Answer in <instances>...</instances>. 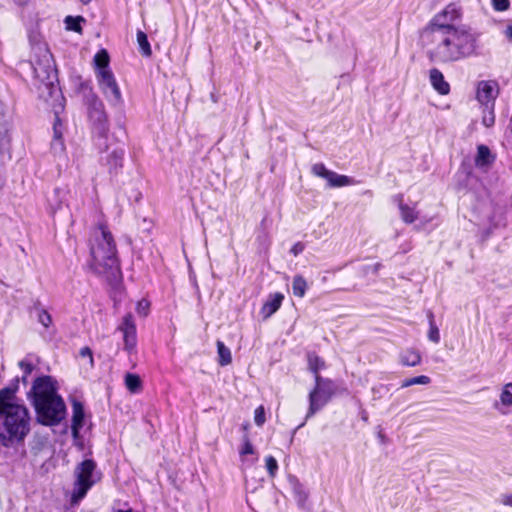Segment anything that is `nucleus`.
Masks as SVG:
<instances>
[{
	"label": "nucleus",
	"mask_w": 512,
	"mask_h": 512,
	"mask_svg": "<svg viewBox=\"0 0 512 512\" xmlns=\"http://www.w3.org/2000/svg\"><path fill=\"white\" fill-rule=\"evenodd\" d=\"M480 34L468 25L422 30L420 39L430 61L450 63L476 54Z\"/></svg>",
	"instance_id": "obj_1"
},
{
	"label": "nucleus",
	"mask_w": 512,
	"mask_h": 512,
	"mask_svg": "<svg viewBox=\"0 0 512 512\" xmlns=\"http://www.w3.org/2000/svg\"><path fill=\"white\" fill-rule=\"evenodd\" d=\"M29 432V414L21 404L15 391L10 388L0 390V441L4 446L22 441Z\"/></svg>",
	"instance_id": "obj_2"
},
{
	"label": "nucleus",
	"mask_w": 512,
	"mask_h": 512,
	"mask_svg": "<svg viewBox=\"0 0 512 512\" xmlns=\"http://www.w3.org/2000/svg\"><path fill=\"white\" fill-rule=\"evenodd\" d=\"M32 402L38 421L47 426L59 424L66 416V406L57 393L56 382L51 376L38 377L31 389Z\"/></svg>",
	"instance_id": "obj_3"
},
{
	"label": "nucleus",
	"mask_w": 512,
	"mask_h": 512,
	"mask_svg": "<svg viewBox=\"0 0 512 512\" xmlns=\"http://www.w3.org/2000/svg\"><path fill=\"white\" fill-rule=\"evenodd\" d=\"M90 254V267L95 273L115 276L119 272L116 244L111 232L103 223L92 232Z\"/></svg>",
	"instance_id": "obj_4"
},
{
	"label": "nucleus",
	"mask_w": 512,
	"mask_h": 512,
	"mask_svg": "<svg viewBox=\"0 0 512 512\" xmlns=\"http://www.w3.org/2000/svg\"><path fill=\"white\" fill-rule=\"evenodd\" d=\"M74 474L75 482L71 501L73 504H77L86 496L90 488L100 480V473L96 469V463L91 459H86L76 466Z\"/></svg>",
	"instance_id": "obj_5"
},
{
	"label": "nucleus",
	"mask_w": 512,
	"mask_h": 512,
	"mask_svg": "<svg viewBox=\"0 0 512 512\" xmlns=\"http://www.w3.org/2000/svg\"><path fill=\"white\" fill-rule=\"evenodd\" d=\"M30 60L36 78L46 85H52L57 78V71L53 56L46 44L39 43L33 46Z\"/></svg>",
	"instance_id": "obj_6"
},
{
	"label": "nucleus",
	"mask_w": 512,
	"mask_h": 512,
	"mask_svg": "<svg viewBox=\"0 0 512 512\" xmlns=\"http://www.w3.org/2000/svg\"><path fill=\"white\" fill-rule=\"evenodd\" d=\"M334 392V384L330 379L321 376L315 377V386L309 393V409L306 419L322 409L329 402Z\"/></svg>",
	"instance_id": "obj_7"
},
{
	"label": "nucleus",
	"mask_w": 512,
	"mask_h": 512,
	"mask_svg": "<svg viewBox=\"0 0 512 512\" xmlns=\"http://www.w3.org/2000/svg\"><path fill=\"white\" fill-rule=\"evenodd\" d=\"M462 8L458 3H450L443 10L433 16L423 30H438L440 28H457L454 22L462 18Z\"/></svg>",
	"instance_id": "obj_8"
},
{
	"label": "nucleus",
	"mask_w": 512,
	"mask_h": 512,
	"mask_svg": "<svg viewBox=\"0 0 512 512\" xmlns=\"http://www.w3.org/2000/svg\"><path fill=\"white\" fill-rule=\"evenodd\" d=\"M311 171L315 176L326 180L329 188L349 187L359 183V181L354 177L338 174L334 171L328 170L323 163L313 164Z\"/></svg>",
	"instance_id": "obj_9"
},
{
	"label": "nucleus",
	"mask_w": 512,
	"mask_h": 512,
	"mask_svg": "<svg viewBox=\"0 0 512 512\" xmlns=\"http://www.w3.org/2000/svg\"><path fill=\"white\" fill-rule=\"evenodd\" d=\"M97 81L105 97L112 104L121 102L120 88L116 82L113 72L110 69H103L96 72Z\"/></svg>",
	"instance_id": "obj_10"
},
{
	"label": "nucleus",
	"mask_w": 512,
	"mask_h": 512,
	"mask_svg": "<svg viewBox=\"0 0 512 512\" xmlns=\"http://www.w3.org/2000/svg\"><path fill=\"white\" fill-rule=\"evenodd\" d=\"M89 117L93 122V132L99 139H106L109 127L107 115L103 104L100 101H94L89 110Z\"/></svg>",
	"instance_id": "obj_11"
},
{
	"label": "nucleus",
	"mask_w": 512,
	"mask_h": 512,
	"mask_svg": "<svg viewBox=\"0 0 512 512\" xmlns=\"http://www.w3.org/2000/svg\"><path fill=\"white\" fill-rule=\"evenodd\" d=\"M498 95V84L495 81H480L477 86L476 98L489 110H493Z\"/></svg>",
	"instance_id": "obj_12"
},
{
	"label": "nucleus",
	"mask_w": 512,
	"mask_h": 512,
	"mask_svg": "<svg viewBox=\"0 0 512 512\" xmlns=\"http://www.w3.org/2000/svg\"><path fill=\"white\" fill-rule=\"evenodd\" d=\"M118 329L123 334L124 348L129 353L133 352L137 345L136 325L130 313L123 317Z\"/></svg>",
	"instance_id": "obj_13"
},
{
	"label": "nucleus",
	"mask_w": 512,
	"mask_h": 512,
	"mask_svg": "<svg viewBox=\"0 0 512 512\" xmlns=\"http://www.w3.org/2000/svg\"><path fill=\"white\" fill-rule=\"evenodd\" d=\"M399 209L402 220L408 224L413 223L420 213L417 209V204L410 199L404 200L401 198L399 200Z\"/></svg>",
	"instance_id": "obj_14"
},
{
	"label": "nucleus",
	"mask_w": 512,
	"mask_h": 512,
	"mask_svg": "<svg viewBox=\"0 0 512 512\" xmlns=\"http://www.w3.org/2000/svg\"><path fill=\"white\" fill-rule=\"evenodd\" d=\"M72 424L71 431L74 438H78L80 429L84 424V408L79 401L72 402Z\"/></svg>",
	"instance_id": "obj_15"
},
{
	"label": "nucleus",
	"mask_w": 512,
	"mask_h": 512,
	"mask_svg": "<svg viewBox=\"0 0 512 512\" xmlns=\"http://www.w3.org/2000/svg\"><path fill=\"white\" fill-rule=\"evenodd\" d=\"M429 79L432 87L441 95H447L450 92V85L445 81L442 72L433 68L429 72Z\"/></svg>",
	"instance_id": "obj_16"
},
{
	"label": "nucleus",
	"mask_w": 512,
	"mask_h": 512,
	"mask_svg": "<svg viewBox=\"0 0 512 512\" xmlns=\"http://www.w3.org/2000/svg\"><path fill=\"white\" fill-rule=\"evenodd\" d=\"M51 149L55 155L62 154L65 151V145L62 139V124L57 114L53 124V140L51 142Z\"/></svg>",
	"instance_id": "obj_17"
},
{
	"label": "nucleus",
	"mask_w": 512,
	"mask_h": 512,
	"mask_svg": "<svg viewBox=\"0 0 512 512\" xmlns=\"http://www.w3.org/2000/svg\"><path fill=\"white\" fill-rule=\"evenodd\" d=\"M495 161V156L486 145H479L475 157V165L480 168L488 167Z\"/></svg>",
	"instance_id": "obj_18"
},
{
	"label": "nucleus",
	"mask_w": 512,
	"mask_h": 512,
	"mask_svg": "<svg viewBox=\"0 0 512 512\" xmlns=\"http://www.w3.org/2000/svg\"><path fill=\"white\" fill-rule=\"evenodd\" d=\"M283 299L284 296L281 293L272 295L261 309L263 317L266 319L273 315L280 308Z\"/></svg>",
	"instance_id": "obj_19"
},
{
	"label": "nucleus",
	"mask_w": 512,
	"mask_h": 512,
	"mask_svg": "<svg viewBox=\"0 0 512 512\" xmlns=\"http://www.w3.org/2000/svg\"><path fill=\"white\" fill-rule=\"evenodd\" d=\"M400 362L405 366H416L421 362V355L418 351L407 349L400 354Z\"/></svg>",
	"instance_id": "obj_20"
},
{
	"label": "nucleus",
	"mask_w": 512,
	"mask_h": 512,
	"mask_svg": "<svg viewBox=\"0 0 512 512\" xmlns=\"http://www.w3.org/2000/svg\"><path fill=\"white\" fill-rule=\"evenodd\" d=\"M308 284L303 276L296 275L292 282V291L296 297L303 298L306 294Z\"/></svg>",
	"instance_id": "obj_21"
},
{
	"label": "nucleus",
	"mask_w": 512,
	"mask_h": 512,
	"mask_svg": "<svg viewBox=\"0 0 512 512\" xmlns=\"http://www.w3.org/2000/svg\"><path fill=\"white\" fill-rule=\"evenodd\" d=\"M217 352H218V356H219V364L221 366H226L231 363V361H232L231 351L221 341H217Z\"/></svg>",
	"instance_id": "obj_22"
},
{
	"label": "nucleus",
	"mask_w": 512,
	"mask_h": 512,
	"mask_svg": "<svg viewBox=\"0 0 512 512\" xmlns=\"http://www.w3.org/2000/svg\"><path fill=\"white\" fill-rule=\"evenodd\" d=\"M308 366L314 377L320 376L319 371L325 367L324 361L314 353L308 354Z\"/></svg>",
	"instance_id": "obj_23"
},
{
	"label": "nucleus",
	"mask_w": 512,
	"mask_h": 512,
	"mask_svg": "<svg viewBox=\"0 0 512 512\" xmlns=\"http://www.w3.org/2000/svg\"><path fill=\"white\" fill-rule=\"evenodd\" d=\"M109 55L108 52L104 49L100 50L94 56V63L97 68V71H102L103 69H109Z\"/></svg>",
	"instance_id": "obj_24"
},
{
	"label": "nucleus",
	"mask_w": 512,
	"mask_h": 512,
	"mask_svg": "<svg viewBox=\"0 0 512 512\" xmlns=\"http://www.w3.org/2000/svg\"><path fill=\"white\" fill-rule=\"evenodd\" d=\"M137 42L143 56L148 57L152 54L150 43L148 41L146 33L139 30L137 32Z\"/></svg>",
	"instance_id": "obj_25"
},
{
	"label": "nucleus",
	"mask_w": 512,
	"mask_h": 512,
	"mask_svg": "<svg viewBox=\"0 0 512 512\" xmlns=\"http://www.w3.org/2000/svg\"><path fill=\"white\" fill-rule=\"evenodd\" d=\"M253 454H255V449H254L250 439L248 438V436L245 435L242 439V445L239 449V455L241 457L242 462L246 461L245 457L247 455H253Z\"/></svg>",
	"instance_id": "obj_26"
},
{
	"label": "nucleus",
	"mask_w": 512,
	"mask_h": 512,
	"mask_svg": "<svg viewBox=\"0 0 512 512\" xmlns=\"http://www.w3.org/2000/svg\"><path fill=\"white\" fill-rule=\"evenodd\" d=\"M500 403L505 407L512 406V383H507L503 386L500 393Z\"/></svg>",
	"instance_id": "obj_27"
},
{
	"label": "nucleus",
	"mask_w": 512,
	"mask_h": 512,
	"mask_svg": "<svg viewBox=\"0 0 512 512\" xmlns=\"http://www.w3.org/2000/svg\"><path fill=\"white\" fill-rule=\"evenodd\" d=\"M125 384L129 391L136 392L141 387V380L140 377L136 374H130L128 373L125 376Z\"/></svg>",
	"instance_id": "obj_28"
},
{
	"label": "nucleus",
	"mask_w": 512,
	"mask_h": 512,
	"mask_svg": "<svg viewBox=\"0 0 512 512\" xmlns=\"http://www.w3.org/2000/svg\"><path fill=\"white\" fill-rule=\"evenodd\" d=\"M123 157L124 151L122 149H115L108 156V164L112 168H117L122 165Z\"/></svg>",
	"instance_id": "obj_29"
},
{
	"label": "nucleus",
	"mask_w": 512,
	"mask_h": 512,
	"mask_svg": "<svg viewBox=\"0 0 512 512\" xmlns=\"http://www.w3.org/2000/svg\"><path fill=\"white\" fill-rule=\"evenodd\" d=\"M430 383V378L425 375L407 378L401 383L402 388L410 387L412 385H427Z\"/></svg>",
	"instance_id": "obj_30"
},
{
	"label": "nucleus",
	"mask_w": 512,
	"mask_h": 512,
	"mask_svg": "<svg viewBox=\"0 0 512 512\" xmlns=\"http://www.w3.org/2000/svg\"><path fill=\"white\" fill-rule=\"evenodd\" d=\"M428 338L430 341H432L433 343H438L440 341V333H439V329L438 327L436 326L435 322H434V319H433V315L430 314L429 315V332H428Z\"/></svg>",
	"instance_id": "obj_31"
},
{
	"label": "nucleus",
	"mask_w": 512,
	"mask_h": 512,
	"mask_svg": "<svg viewBox=\"0 0 512 512\" xmlns=\"http://www.w3.org/2000/svg\"><path fill=\"white\" fill-rule=\"evenodd\" d=\"M82 21H83V18L80 16H78V17L67 16L65 18V24H66L67 29L75 31V32L81 31V22Z\"/></svg>",
	"instance_id": "obj_32"
},
{
	"label": "nucleus",
	"mask_w": 512,
	"mask_h": 512,
	"mask_svg": "<svg viewBox=\"0 0 512 512\" xmlns=\"http://www.w3.org/2000/svg\"><path fill=\"white\" fill-rule=\"evenodd\" d=\"M20 369L23 371L22 381L24 384H27L28 376L33 372L35 366L33 363L29 362L27 359H23L18 363Z\"/></svg>",
	"instance_id": "obj_33"
},
{
	"label": "nucleus",
	"mask_w": 512,
	"mask_h": 512,
	"mask_svg": "<svg viewBox=\"0 0 512 512\" xmlns=\"http://www.w3.org/2000/svg\"><path fill=\"white\" fill-rule=\"evenodd\" d=\"M294 494L299 505H304L308 499V493L300 484L294 486Z\"/></svg>",
	"instance_id": "obj_34"
},
{
	"label": "nucleus",
	"mask_w": 512,
	"mask_h": 512,
	"mask_svg": "<svg viewBox=\"0 0 512 512\" xmlns=\"http://www.w3.org/2000/svg\"><path fill=\"white\" fill-rule=\"evenodd\" d=\"M266 469L271 477H274L278 470V463L273 456H268L265 459Z\"/></svg>",
	"instance_id": "obj_35"
},
{
	"label": "nucleus",
	"mask_w": 512,
	"mask_h": 512,
	"mask_svg": "<svg viewBox=\"0 0 512 512\" xmlns=\"http://www.w3.org/2000/svg\"><path fill=\"white\" fill-rule=\"evenodd\" d=\"M265 410L263 406H259L255 410L254 421L257 426H262L265 423Z\"/></svg>",
	"instance_id": "obj_36"
},
{
	"label": "nucleus",
	"mask_w": 512,
	"mask_h": 512,
	"mask_svg": "<svg viewBox=\"0 0 512 512\" xmlns=\"http://www.w3.org/2000/svg\"><path fill=\"white\" fill-rule=\"evenodd\" d=\"M149 302L147 300H140L136 305V311L140 316L145 317L149 311Z\"/></svg>",
	"instance_id": "obj_37"
},
{
	"label": "nucleus",
	"mask_w": 512,
	"mask_h": 512,
	"mask_svg": "<svg viewBox=\"0 0 512 512\" xmlns=\"http://www.w3.org/2000/svg\"><path fill=\"white\" fill-rule=\"evenodd\" d=\"M493 8L496 11H506L510 7L509 0H492Z\"/></svg>",
	"instance_id": "obj_38"
},
{
	"label": "nucleus",
	"mask_w": 512,
	"mask_h": 512,
	"mask_svg": "<svg viewBox=\"0 0 512 512\" xmlns=\"http://www.w3.org/2000/svg\"><path fill=\"white\" fill-rule=\"evenodd\" d=\"M39 322L44 326V327H48L51 322H52V319H51V316L48 312L46 311H41L39 313Z\"/></svg>",
	"instance_id": "obj_39"
},
{
	"label": "nucleus",
	"mask_w": 512,
	"mask_h": 512,
	"mask_svg": "<svg viewBox=\"0 0 512 512\" xmlns=\"http://www.w3.org/2000/svg\"><path fill=\"white\" fill-rule=\"evenodd\" d=\"M501 504L512 507V493H504L500 496Z\"/></svg>",
	"instance_id": "obj_40"
},
{
	"label": "nucleus",
	"mask_w": 512,
	"mask_h": 512,
	"mask_svg": "<svg viewBox=\"0 0 512 512\" xmlns=\"http://www.w3.org/2000/svg\"><path fill=\"white\" fill-rule=\"evenodd\" d=\"M304 250V245L302 243H296L295 245H293V247L291 248L290 252L294 255V256H297L298 254H300L302 251Z\"/></svg>",
	"instance_id": "obj_41"
},
{
	"label": "nucleus",
	"mask_w": 512,
	"mask_h": 512,
	"mask_svg": "<svg viewBox=\"0 0 512 512\" xmlns=\"http://www.w3.org/2000/svg\"><path fill=\"white\" fill-rule=\"evenodd\" d=\"M380 264L379 263H376V264H373V265H369V266H365L364 267V273H373V274H376L380 268Z\"/></svg>",
	"instance_id": "obj_42"
},
{
	"label": "nucleus",
	"mask_w": 512,
	"mask_h": 512,
	"mask_svg": "<svg viewBox=\"0 0 512 512\" xmlns=\"http://www.w3.org/2000/svg\"><path fill=\"white\" fill-rule=\"evenodd\" d=\"M483 123L487 127L493 125V123H494V116L492 114V110H490V115L489 116H484Z\"/></svg>",
	"instance_id": "obj_43"
},
{
	"label": "nucleus",
	"mask_w": 512,
	"mask_h": 512,
	"mask_svg": "<svg viewBox=\"0 0 512 512\" xmlns=\"http://www.w3.org/2000/svg\"><path fill=\"white\" fill-rule=\"evenodd\" d=\"M80 354L83 357L88 356L89 360H90V363L93 362L92 352H91V350L88 347L82 348L81 351H80Z\"/></svg>",
	"instance_id": "obj_44"
},
{
	"label": "nucleus",
	"mask_w": 512,
	"mask_h": 512,
	"mask_svg": "<svg viewBox=\"0 0 512 512\" xmlns=\"http://www.w3.org/2000/svg\"><path fill=\"white\" fill-rule=\"evenodd\" d=\"M504 34L509 40L512 41V21L507 25Z\"/></svg>",
	"instance_id": "obj_45"
},
{
	"label": "nucleus",
	"mask_w": 512,
	"mask_h": 512,
	"mask_svg": "<svg viewBox=\"0 0 512 512\" xmlns=\"http://www.w3.org/2000/svg\"><path fill=\"white\" fill-rule=\"evenodd\" d=\"M508 130L512 134V116H511V119H510L509 124H508Z\"/></svg>",
	"instance_id": "obj_46"
},
{
	"label": "nucleus",
	"mask_w": 512,
	"mask_h": 512,
	"mask_svg": "<svg viewBox=\"0 0 512 512\" xmlns=\"http://www.w3.org/2000/svg\"><path fill=\"white\" fill-rule=\"evenodd\" d=\"M80 1H81V2H83V3H85V4H87V3H89L91 0H80Z\"/></svg>",
	"instance_id": "obj_47"
},
{
	"label": "nucleus",
	"mask_w": 512,
	"mask_h": 512,
	"mask_svg": "<svg viewBox=\"0 0 512 512\" xmlns=\"http://www.w3.org/2000/svg\"><path fill=\"white\" fill-rule=\"evenodd\" d=\"M119 512H131L130 510H127V511H119Z\"/></svg>",
	"instance_id": "obj_48"
}]
</instances>
